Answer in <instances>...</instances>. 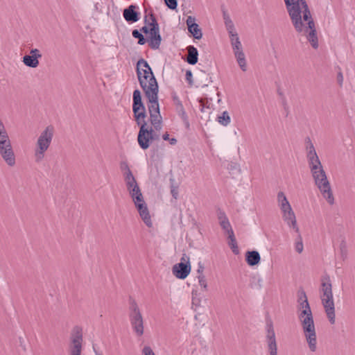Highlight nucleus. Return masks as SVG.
<instances>
[{
    "label": "nucleus",
    "instance_id": "obj_15",
    "mask_svg": "<svg viewBox=\"0 0 355 355\" xmlns=\"http://www.w3.org/2000/svg\"><path fill=\"white\" fill-rule=\"evenodd\" d=\"M135 205L137 209L139 216L144 223L147 227H151L153 223L148 211V209L147 207V205L146 204L144 200H143V202H135Z\"/></svg>",
    "mask_w": 355,
    "mask_h": 355
},
{
    "label": "nucleus",
    "instance_id": "obj_46",
    "mask_svg": "<svg viewBox=\"0 0 355 355\" xmlns=\"http://www.w3.org/2000/svg\"><path fill=\"white\" fill-rule=\"evenodd\" d=\"M318 157L317 153H316V151H311V150H309L307 151V159L308 160L309 159H315V158H317Z\"/></svg>",
    "mask_w": 355,
    "mask_h": 355
},
{
    "label": "nucleus",
    "instance_id": "obj_21",
    "mask_svg": "<svg viewBox=\"0 0 355 355\" xmlns=\"http://www.w3.org/2000/svg\"><path fill=\"white\" fill-rule=\"evenodd\" d=\"M133 104H132V110L133 112H137L138 109H141L143 111L145 109V106L141 101V92L139 89H135L133 92Z\"/></svg>",
    "mask_w": 355,
    "mask_h": 355
},
{
    "label": "nucleus",
    "instance_id": "obj_5",
    "mask_svg": "<svg viewBox=\"0 0 355 355\" xmlns=\"http://www.w3.org/2000/svg\"><path fill=\"white\" fill-rule=\"evenodd\" d=\"M320 281V297L321 302L329 322L334 324L336 321V315L331 281L328 275H322Z\"/></svg>",
    "mask_w": 355,
    "mask_h": 355
},
{
    "label": "nucleus",
    "instance_id": "obj_55",
    "mask_svg": "<svg viewBox=\"0 0 355 355\" xmlns=\"http://www.w3.org/2000/svg\"><path fill=\"white\" fill-rule=\"evenodd\" d=\"M343 80V76L342 73H341V72H340V73L338 74V81L339 82V83H340V84H342Z\"/></svg>",
    "mask_w": 355,
    "mask_h": 355
},
{
    "label": "nucleus",
    "instance_id": "obj_34",
    "mask_svg": "<svg viewBox=\"0 0 355 355\" xmlns=\"http://www.w3.org/2000/svg\"><path fill=\"white\" fill-rule=\"evenodd\" d=\"M192 294V305L199 306L200 305V298L198 297L199 294L197 291L193 290Z\"/></svg>",
    "mask_w": 355,
    "mask_h": 355
},
{
    "label": "nucleus",
    "instance_id": "obj_57",
    "mask_svg": "<svg viewBox=\"0 0 355 355\" xmlns=\"http://www.w3.org/2000/svg\"><path fill=\"white\" fill-rule=\"evenodd\" d=\"M4 125L3 123L2 122L1 119H0V126Z\"/></svg>",
    "mask_w": 355,
    "mask_h": 355
},
{
    "label": "nucleus",
    "instance_id": "obj_42",
    "mask_svg": "<svg viewBox=\"0 0 355 355\" xmlns=\"http://www.w3.org/2000/svg\"><path fill=\"white\" fill-rule=\"evenodd\" d=\"M162 138L165 141H169L170 144L175 145L177 143V139L175 138H169V135L166 133L163 135Z\"/></svg>",
    "mask_w": 355,
    "mask_h": 355
},
{
    "label": "nucleus",
    "instance_id": "obj_51",
    "mask_svg": "<svg viewBox=\"0 0 355 355\" xmlns=\"http://www.w3.org/2000/svg\"><path fill=\"white\" fill-rule=\"evenodd\" d=\"M232 50L234 52V55H236V54L239 53V52L243 51L242 45L233 46Z\"/></svg>",
    "mask_w": 355,
    "mask_h": 355
},
{
    "label": "nucleus",
    "instance_id": "obj_9",
    "mask_svg": "<svg viewBox=\"0 0 355 355\" xmlns=\"http://www.w3.org/2000/svg\"><path fill=\"white\" fill-rule=\"evenodd\" d=\"M0 155L9 166H15V155L8 135L0 139Z\"/></svg>",
    "mask_w": 355,
    "mask_h": 355
},
{
    "label": "nucleus",
    "instance_id": "obj_10",
    "mask_svg": "<svg viewBox=\"0 0 355 355\" xmlns=\"http://www.w3.org/2000/svg\"><path fill=\"white\" fill-rule=\"evenodd\" d=\"M191 272L190 259L186 254H183L181 261L172 268L173 274L180 279H184Z\"/></svg>",
    "mask_w": 355,
    "mask_h": 355
},
{
    "label": "nucleus",
    "instance_id": "obj_36",
    "mask_svg": "<svg viewBox=\"0 0 355 355\" xmlns=\"http://www.w3.org/2000/svg\"><path fill=\"white\" fill-rule=\"evenodd\" d=\"M198 284L202 288L207 291V283L205 276L203 274L198 275L197 276Z\"/></svg>",
    "mask_w": 355,
    "mask_h": 355
},
{
    "label": "nucleus",
    "instance_id": "obj_28",
    "mask_svg": "<svg viewBox=\"0 0 355 355\" xmlns=\"http://www.w3.org/2000/svg\"><path fill=\"white\" fill-rule=\"evenodd\" d=\"M176 112H178V115L181 117L187 127L189 126V123L188 120L187 114L184 110V108L183 107V105H178L175 107Z\"/></svg>",
    "mask_w": 355,
    "mask_h": 355
},
{
    "label": "nucleus",
    "instance_id": "obj_52",
    "mask_svg": "<svg viewBox=\"0 0 355 355\" xmlns=\"http://www.w3.org/2000/svg\"><path fill=\"white\" fill-rule=\"evenodd\" d=\"M171 195L173 196V197L175 198V199H177L178 198V189L175 187H171Z\"/></svg>",
    "mask_w": 355,
    "mask_h": 355
},
{
    "label": "nucleus",
    "instance_id": "obj_30",
    "mask_svg": "<svg viewBox=\"0 0 355 355\" xmlns=\"http://www.w3.org/2000/svg\"><path fill=\"white\" fill-rule=\"evenodd\" d=\"M133 113L137 125H140L144 122V121H145V118L146 116V109H144L143 111H141V109H138L137 112Z\"/></svg>",
    "mask_w": 355,
    "mask_h": 355
},
{
    "label": "nucleus",
    "instance_id": "obj_35",
    "mask_svg": "<svg viewBox=\"0 0 355 355\" xmlns=\"http://www.w3.org/2000/svg\"><path fill=\"white\" fill-rule=\"evenodd\" d=\"M45 152L37 148L35 149L34 157L36 162L39 163L44 159Z\"/></svg>",
    "mask_w": 355,
    "mask_h": 355
},
{
    "label": "nucleus",
    "instance_id": "obj_31",
    "mask_svg": "<svg viewBox=\"0 0 355 355\" xmlns=\"http://www.w3.org/2000/svg\"><path fill=\"white\" fill-rule=\"evenodd\" d=\"M297 234V236L295 241V250L297 253L301 254L304 250L302 237L300 232Z\"/></svg>",
    "mask_w": 355,
    "mask_h": 355
},
{
    "label": "nucleus",
    "instance_id": "obj_54",
    "mask_svg": "<svg viewBox=\"0 0 355 355\" xmlns=\"http://www.w3.org/2000/svg\"><path fill=\"white\" fill-rule=\"evenodd\" d=\"M151 132H152V141L157 140L159 139V135L155 133L153 128H152Z\"/></svg>",
    "mask_w": 355,
    "mask_h": 355
},
{
    "label": "nucleus",
    "instance_id": "obj_19",
    "mask_svg": "<svg viewBox=\"0 0 355 355\" xmlns=\"http://www.w3.org/2000/svg\"><path fill=\"white\" fill-rule=\"evenodd\" d=\"M283 218L287 225L292 227L296 233H299V227L297 224L296 217L293 209L283 213Z\"/></svg>",
    "mask_w": 355,
    "mask_h": 355
},
{
    "label": "nucleus",
    "instance_id": "obj_45",
    "mask_svg": "<svg viewBox=\"0 0 355 355\" xmlns=\"http://www.w3.org/2000/svg\"><path fill=\"white\" fill-rule=\"evenodd\" d=\"M142 353L144 355H155L149 346H145L143 348Z\"/></svg>",
    "mask_w": 355,
    "mask_h": 355
},
{
    "label": "nucleus",
    "instance_id": "obj_20",
    "mask_svg": "<svg viewBox=\"0 0 355 355\" xmlns=\"http://www.w3.org/2000/svg\"><path fill=\"white\" fill-rule=\"evenodd\" d=\"M138 70L139 73H141V76H147L149 77L151 76V75H154L150 65L147 61L143 58L139 59L137 63L136 71L137 76Z\"/></svg>",
    "mask_w": 355,
    "mask_h": 355
},
{
    "label": "nucleus",
    "instance_id": "obj_6",
    "mask_svg": "<svg viewBox=\"0 0 355 355\" xmlns=\"http://www.w3.org/2000/svg\"><path fill=\"white\" fill-rule=\"evenodd\" d=\"M150 21L149 22L147 16H145L144 22L146 26H143L140 31L145 34L150 33L149 46L152 49H157L162 41L159 24L153 13L150 15Z\"/></svg>",
    "mask_w": 355,
    "mask_h": 355
},
{
    "label": "nucleus",
    "instance_id": "obj_47",
    "mask_svg": "<svg viewBox=\"0 0 355 355\" xmlns=\"http://www.w3.org/2000/svg\"><path fill=\"white\" fill-rule=\"evenodd\" d=\"M30 54L31 55H33V56L35 55V56L37 57V59L42 58V54L40 53V50L37 49H31V51H30Z\"/></svg>",
    "mask_w": 355,
    "mask_h": 355
},
{
    "label": "nucleus",
    "instance_id": "obj_16",
    "mask_svg": "<svg viewBox=\"0 0 355 355\" xmlns=\"http://www.w3.org/2000/svg\"><path fill=\"white\" fill-rule=\"evenodd\" d=\"M138 7L135 5H130L125 8L123 12V16L125 20L130 23H134L140 19V13L137 11Z\"/></svg>",
    "mask_w": 355,
    "mask_h": 355
},
{
    "label": "nucleus",
    "instance_id": "obj_44",
    "mask_svg": "<svg viewBox=\"0 0 355 355\" xmlns=\"http://www.w3.org/2000/svg\"><path fill=\"white\" fill-rule=\"evenodd\" d=\"M186 80H187L188 83L190 85H192L193 84V74H192V72L190 71V70H187L186 71Z\"/></svg>",
    "mask_w": 355,
    "mask_h": 355
},
{
    "label": "nucleus",
    "instance_id": "obj_3",
    "mask_svg": "<svg viewBox=\"0 0 355 355\" xmlns=\"http://www.w3.org/2000/svg\"><path fill=\"white\" fill-rule=\"evenodd\" d=\"M298 309L300 312L298 318L301 322L304 336L309 349L314 352L317 349L316 333L312 311L308 302L307 296L303 289L297 292Z\"/></svg>",
    "mask_w": 355,
    "mask_h": 355
},
{
    "label": "nucleus",
    "instance_id": "obj_49",
    "mask_svg": "<svg viewBox=\"0 0 355 355\" xmlns=\"http://www.w3.org/2000/svg\"><path fill=\"white\" fill-rule=\"evenodd\" d=\"M280 209L282 210V213L288 211L289 210L292 209L290 203L284 204L282 206L279 207Z\"/></svg>",
    "mask_w": 355,
    "mask_h": 355
},
{
    "label": "nucleus",
    "instance_id": "obj_11",
    "mask_svg": "<svg viewBox=\"0 0 355 355\" xmlns=\"http://www.w3.org/2000/svg\"><path fill=\"white\" fill-rule=\"evenodd\" d=\"M140 129L137 136V141L139 146L146 150L150 146L152 141V127H148L145 121L139 125Z\"/></svg>",
    "mask_w": 355,
    "mask_h": 355
},
{
    "label": "nucleus",
    "instance_id": "obj_22",
    "mask_svg": "<svg viewBox=\"0 0 355 355\" xmlns=\"http://www.w3.org/2000/svg\"><path fill=\"white\" fill-rule=\"evenodd\" d=\"M261 257L259 253L256 250L248 251L245 253V261L250 266H254L259 263Z\"/></svg>",
    "mask_w": 355,
    "mask_h": 355
},
{
    "label": "nucleus",
    "instance_id": "obj_43",
    "mask_svg": "<svg viewBox=\"0 0 355 355\" xmlns=\"http://www.w3.org/2000/svg\"><path fill=\"white\" fill-rule=\"evenodd\" d=\"M306 149H307V151L309 150H311V151H315V147L313 144V143L311 142L310 138L307 137L306 139Z\"/></svg>",
    "mask_w": 355,
    "mask_h": 355
},
{
    "label": "nucleus",
    "instance_id": "obj_27",
    "mask_svg": "<svg viewBox=\"0 0 355 355\" xmlns=\"http://www.w3.org/2000/svg\"><path fill=\"white\" fill-rule=\"evenodd\" d=\"M229 242L228 244L232 249L233 253L234 254H238L239 253V250L238 248L237 242L234 236V233L230 235H228Z\"/></svg>",
    "mask_w": 355,
    "mask_h": 355
},
{
    "label": "nucleus",
    "instance_id": "obj_2",
    "mask_svg": "<svg viewBox=\"0 0 355 355\" xmlns=\"http://www.w3.org/2000/svg\"><path fill=\"white\" fill-rule=\"evenodd\" d=\"M138 80L146 97L148 101V110L150 114L151 125L155 130L162 129V117L160 114L159 105L158 103L159 86L154 75L148 77L141 76L138 71Z\"/></svg>",
    "mask_w": 355,
    "mask_h": 355
},
{
    "label": "nucleus",
    "instance_id": "obj_50",
    "mask_svg": "<svg viewBox=\"0 0 355 355\" xmlns=\"http://www.w3.org/2000/svg\"><path fill=\"white\" fill-rule=\"evenodd\" d=\"M223 17L224 23H225L227 21H229L232 20L230 19V17L229 14L227 13V10L225 9H223Z\"/></svg>",
    "mask_w": 355,
    "mask_h": 355
},
{
    "label": "nucleus",
    "instance_id": "obj_24",
    "mask_svg": "<svg viewBox=\"0 0 355 355\" xmlns=\"http://www.w3.org/2000/svg\"><path fill=\"white\" fill-rule=\"evenodd\" d=\"M23 62L24 64L31 68H36L39 65V60L37 57L34 55H26L23 57Z\"/></svg>",
    "mask_w": 355,
    "mask_h": 355
},
{
    "label": "nucleus",
    "instance_id": "obj_14",
    "mask_svg": "<svg viewBox=\"0 0 355 355\" xmlns=\"http://www.w3.org/2000/svg\"><path fill=\"white\" fill-rule=\"evenodd\" d=\"M125 184L134 203L143 202V195L135 178H133V180L125 181Z\"/></svg>",
    "mask_w": 355,
    "mask_h": 355
},
{
    "label": "nucleus",
    "instance_id": "obj_40",
    "mask_svg": "<svg viewBox=\"0 0 355 355\" xmlns=\"http://www.w3.org/2000/svg\"><path fill=\"white\" fill-rule=\"evenodd\" d=\"M164 2L168 8H170L171 10H175L177 8V6H178L177 0H164Z\"/></svg>",
    "mask_w": 355,
    "mask_h": 355
},
{
    "label": "nucleus",
    "instance_id": "obj_29",
    "mask_svg": "<svg viewBox=\"0 0 355 355\" xmlns=\"http://www.w3.org/2000/svg\"><path fill=\"white\" fill-rule=\"evenodd\" d=\"M217 121L222 125L227 126L231 121L229 113L227 111H224L220 116H218Z\"/></svg>",
    "mask_w": 355,
    "mask_h": 355
},
{
    "label": "nucleus",
    "instance_id": "obj_25",
    "mask_svg": "<svg viewBox=\"0 0 355 355\" xmlns=\"http://www.w3.org/2000/svg\"><path fill=\"white\" fill-rule=\"evenodd\" d=\"M120 168L123 172L124 180L130 181L133 180L134 175L130 169L128 164L127 162H121L120 164Z\"/></svg>",
    "mask_w": 355,
    "mask_h": 355
},
{
    "label": "nucleus",
    "instance_id": "obj_23",
    "mask_svg": "<svg viewBox=\"0 0 355 355\" xmlns=\"http://www.w3.org/2000/svg\"><path fill=\"white\" fill-rule=\"evenodd\" d=\"M187 50L188 55L186 61L189 64H196L198 60V51L197 49L195 46L190 45L187 47Z\"/></svg>",
    "mask_w": 355,
    "mask_h": 355
},
{
    "label": "nucleus",
    "instance_id": "obj_12",
    "mask_svg": "<svg viewBox=\"0 0 355 355\" xmlns=\"http://www.w3.org/2000/svg\"><path fill=\"white\" fill-rule=\"evenodd\" d=\"M53 132V127L51 125L47 126L39 136L36 143V148L42 151H46L52 141Z\"/></svg>",
    "mask_w": 355,
    "mask_h": 355
},
{
    "label": "nucleus",
    "instance_id": "obj_53",
    "mask_svg": "<svg viewBox=\"0 0 355 355\" xmlns=\"http://www.w3.org/2000/svg\"><path fill=\"white\" fill-rule=\"evenodd\" d=\"M204 266L202 263H198V268L197 270V272L198 275H201V274H203V271H204Z\"/></svg>",
    "mask_w": 355,
    "mask_h": 355
},
{
    "label": "nucleus",
    "instance_id": "obj_18",
    "mask_svg": "<svg viewBox=\"0 0 355 355\" xmlns=\"http://www.w3.org/2000/svg\"><path fill=\"white\" fill-rule=\"evenodd\" d=\"M218 219L219 220L220 227L228 235L234 234V231L229 222V220L223 211L220 209L218 211Z\"/></svg>",
    "mask_w": 355,
    "mask_h": 355
},
{
    "label": "nucleus",
    "instance_id": "obj_56",
    "mask_svg": "<svg viewBox=\"0 0 355 355\" xmlns=\"http://www.w3.org/2000/svg\"><path fill=\"white\" fill-rule=\"evenodd\" d=\"M200 104L202 106V108H201V110L203 111V108H204V103L202 101H200Z\"/></svg>",
    "mask_w": 355,
    "mask_h": 355
},
{
    "label": "nucleus",
    "instance_id": "obj_48",
    "mask_svg": "<svg viewBox=\"0 0 355 355\" xmlns=\"http://www.w3.org/2000/svg\"><path fill=\"white\" fill-rule=\"evenodd\" d=\"M8 132L6 130L5 125L0 126V139H3L4 137L8 136Z\"/></svg>",
    "mask_w": 355,
    "mask_h": 355
},
{
    "label": "nucleus",
    "instance_id": "obj_8",
    "mask_svg": "<svg viewBox=\"0 0 355 355\" xmlns=\"http://www.w3.org/2000/svg\"><path fill=\"white\" fill-rule=\"evenodd\" d=\"M82 343L83 329L79 326H75L70 335L69 355H81Z\"/></svg>",
    "mask_w": 355,
    "mask_h": 355
},
{
    "label": "nucleus",
    "instance_id": "obj_39",
    "mask_svg": "<svg viewBox=\"0 0 355 355\" xmlns=\"http://www.w3.org/2000/svg\"><path fill=\"white\" fill-rule=\"evenodd\" d=\"M340 254L343 259H345L347 257V250L346 243L343 241L340 245Z\"/></svg>",
    "mask_w": 355,
    "mask_h": 355
},
{
    "label": "nucleus",
    "instance_id": "obj_33",
    "mask_svg": "<svg viewBox=\"0 0 355 355\" xmlns=\"http://www.w3.org/2000/svg\"><path fill=\"white\" fill-rule=\"evenodd\" d=\"M230 38L232 47L242 45L237 33L230 35Z\"/></svg>",
    "mask_w": 355,
    "mask_h": 355
},
{
    "label": "nucleus",
    "instance_id": "obj_13",
    "mask_svg": "<svg viewBox=\"0 0 355 355\" xmlns=\"http://www.w3.org/2000/svg\"><path fill=\"white\" fill-rule=\"evenodd\" d=\"M266 343L270 355H277V345L275 338V333L271 322L266 324Z\"/></svg>",
    "mask_w": 355,
    "mask_h": 355
},
{
    "label": "nucleus",
    "instance_id": "obj_41",
    "mask_svg": "<svg viewBox=\"0 0 355 355\" xmlns=\"http://www.w3.org/2000/svg\"><path fill=\"white\" fill-rule=\"evenodd\" d=\"M172 99H173V103L175 105V107H177L178 105H182V103L181 101L180 100L179 97L178 96V95L175 92L172 93Z\"/></svg>",
    "mask_w": 355,
    "mask_h": 355
},
{
    "label": "nucleus",
    "instance_id": "obj_26",
    "mask_svg": "<svg viewBox=\"0 0 355 355\" xmlns=\"http://www.w3.org/2000/svg\"><path fill=\"white\" fill-rule=\"evenodd\" d=\"M236 62L240 67L241 69L243 71H246L247 70V63L245 55L243 51L239 52V53L234 55Z\"/></svg>",
    "mask_w": 355,
    "mask_h": 355
},
{
    "label": "nucleus",
    "instance_id": "obj_1",
    "mask_svg": "<svg viewBox=\"0 0 355 355\" xmlns=\"http://www.w3.org/2000/svg\"><path fill=\"white\" fill-rule=\"evenodd\" d=\"M291 22L297 33L306 35L314 49L318 47V40L311 12L306 0H284Z\"/></svg>",
    "mask_w": 355,
    "mask_h": 355
},
{
    "label": "nucleus",
    "instance_id": "obj_38",
    "mask_svg": "<svg viewBox=\"0 0 355 355\" xmlns=\"http://www.w3.org/2000/svg\"><path fill=\"white\" fill-rule=\"evenodd\" d=\"M225 25L226 29H227L229 35H232V34H234V33H236L235 31L234 23H233V21L232 20L229 21H226L225 23Z\"/></svg>",
    "mask_w": 355,
    "mask_h": 355
},
{
    "label": "nucleus",
    "instance_id": "obj_7",
    "mask_svg": "<svg viewBox=\"0 0 355 355\" xmlns=\"http://www.w3.org/2000/svg\"><path fill=\"white\" fill-rule=\"evenodd\" d=\"M129 304V319L131 327L137 336H141L144 334V330L143 316L134 299L130 297Z\"/></svg>",
    "mask_w": 355,
    "mask_h": 355
},
{
    "label": "nucleus",
    "instance_id": "obj_4",
    "mask_svg": "<svg viewBox=\"0 0 355 355\" xmlns=\"http://www.w3.org/2000/svg\"><path fill=\"white\" fill-rule=\"evenodd\" d=\"M308 161L315 184L327 202L330 205H333L334 203V198L326 173L322 168L319 158L317 157Z\"/></svg>",
    "mask_w": 355,
    "mask_h": 355
},
{
    "label": "nucleus",
    "instance_id": "obj_32",
    "mask_svg": "<svg viewBox=\"0 0 355 355\" xmlns=\"http://www.w3.org/2000/svg\"><path fill=\"white\" fill-rule=\"evenodd\" d=\"M132 35L133 37L138 39V44L140 45H143L146 42V39L141 34V33L137 29H135L132 32Z\"/></svg>",
    "mask_w": 355,
    "mask_h": 355
},
{
    "label": "nucleus",
    "instance_id": "obj_17",
    "mask_svg": "<svg viewBox=\"0 0 355 355\" xmlns=\"http://www.w3.org/2000/svg\"><path fill=\"white\" fill-rule=\"evenodd\" d=\"M196 19L191 16H189L187 19V24L188 26L189 32L193 35L196 40H200L202 37V33L201 29L199 28L198 24L195 22Z\"/></svg>",
    "mask_w": 355,
    "mask_h": 355
},
{
    "label": "nucleus",
    "instance_id": "obj_37",
    "mask_svg": "<svg viewBox=\"0 0 355 355\" xmlns=\"http://www.w3.org/2000/svg\"><path fill=\"white\" fill-rule=\"evenodd\" d=\"M277 200L279 207L282 206L284 204H287L289 202L285 194L282 191H279L277 193Z\"/></svg>",
    "mask_w": 355,
    "mask_h": 355
}]
</instances>
